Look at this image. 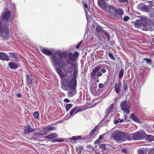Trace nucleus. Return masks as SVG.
Instances as JSON below:
<instances>
[{"label":"nucleus","instance_id":"1","mask_svg":"<svg viewBox=\"0 0 154 154\" xmlns=\"http://www.w3.org/2000/svg\"><path fill=\"white\" fill-rule=\"evenodd\" d=\"M42 52L44 54L50 56V60L52 65L56 67L55 70L61 79L62 88L64 90H67V75L66 70L61 69L59 67H56L58 65L61 68H63L66 65L67 60V54L65 52L60 51H57L54 53L52 54L53 51H50L46 48L43 49L41 50Z\"/></svg>","mask_w":154,"mask_h":154},{"label":"nucleus","instance_id":"2","mask_svg":"<svg viewBox=\"0 0 154 154\" xmlns=\"http://www.w3.org/2000/svg\"><path fill=\"white\" fill-rule=\"evenodd\" d=\"M79 55L78 52L74 54L71 52H68V74L72 72V78L68 83V96L69 97L73 96L76 93V78L78 72L77 57Z\"/></svg>","mask_w":154,"mask_h":154},{"label":"nucleus","instance_id":"3","mask_svg":"<svg viewBox=\"0 0 154 154\" xmlns=\"http://www.w3.org/2000/svg\"><path fill=\"white\" fill-rule=\"evenodd\" d=\"M147 20L146 17H141L139 19L137 20L134 23V26L135 27L140 28L143 30L146 29Z\"/></svg>","mask_w":154,"mask_h":154},{"label":"nucleus","instance_id":"4","mask_svg":"<svg viewBox=\"0 0 154 154\" xmlns=\"http://www.w3.org/2000/svg\"><path fill=\"white\" fill-rule=\"evenodd\" d=\"M121 109L124 113L128 114L130 112V103L127 100L122 101L120 103Z\"/></svg>","mask_w":154,"mask_h":154},{"label":"nucleus","instance_id":"5","mask_svg":"<svg viewBox=\"0 0 154 154\" xmlns=\"http://www.w3.org/2000/svg\"><path fill=\"white\" fill-rule=\"evenodd\" d=\"M9 32L8 28L6 26H2V24L0 22V37L3 40H6L5 38L7 37Z\"/></svg>","mask_w":154,"mask_h":154},{"label":"nucleus","instance_id":"6","mask_svg":"<svg viewBox=\"0 0 154 154\" xmlns=\"http://www.w3.org/2000/svg\"><path fill=\"white\" fill-rule=\"evenodd\" d=\"M114 139L116 140L125 141V134L122 132L116 131L114 135Z\"/></svg>","mask_w":154,"mask_h":154},{"label":"nucleus","instance_id":"7","mask_svg":"<svg viewBox=\"0 0 154 154\" xmlns=\"http://www.w3.org/2000/svg\"><path fill=\"white\" fill-rule=\"evenodd\" d=\"M115 8L112 5L107 4L104 8L103 11L109 15H113L115 11Z\"/></svg>","mask_w":154,"mask_h":154},{"label":"nucleus","instance_id":"8","mask_svg":"<svg viewBox=\"0 0 154 154\" xmlns=\"http://www.w3.org/2000/svg\"><path fill=\"white\" fill-rule=\"evenodd\" d=\"M144 135V132L138 131L132 134V137L134 140H139L143 139Z\"/></svg>","mask_w":154,"mask_h":154},{"label":"nucleus","instance_id":"9","mask_svg":"<svg viewBox=\"0 0 154 154\" xmlns=\"http://www.w3.org/2000/svg\"><path fill=\"white\" fill-rule=\"evenodd\" d=\"M10 14V12L9 11L3 12L1 15V20H5V21H8Z\"/></svg>","mask_w":154,"mask_h":154},{"label":"nucleus","instance_id":"10","mask_svg":"<svg viewBox=\"0 0 154 154\" xmlns=\"http://www.w3.org/2000/svg\"><path fill=\"white\" fill-rule=\"evenodd\" d=\"M98 4L99 6L103 9L107 4L105 0H98Z\"/></svg>","mask_w":154,"mask_h":154},{"label":"nucleus","instance_id":"11","mask_svg":"<svg viewBox=\"0 0 154 154\" xmlns=\"http://www.w3.org/2000/svg\"><path fill=\"white\" fill-rule=\"evenodd\" d=\"M0 60L8 61L9 57L6 54L3 52H0Z\"/></svg>","mask_w":154,"mask_h":154},{"label":"nucleus","instance_id":"12","mask_svg":"<svg viewBox=\"0 0 154 154\" xmlns=\"http://www.w3.org/2000/svg\"><path fill=\"white\" fill-rule=\"evenodd\" d=\"M143 5V4H140L139 5H138V6L141 7V9L144 12H147L149 11V9L147 7V6L146 5H144L143 6H142V5Z\"/></svg>","mask_w":154,"mask_h":154},{"label":"nucleus","instance_id":"13","mask_svg":"<svg viewBox=\"0 0 154 154\" xmlns=\"http://www.w3.org/2000/svg\"><path fill=\"white\" fill-rule=\"evenodd\" d=\"M121 84L120 83H118V85L116 83L114 84V88L115 90L116 93L118 94L119 92L120 89V86L121 85Z\"/></svg>","mask_w":154,"mask_h":154},{"label":"nucleus","instance_id":"14","mask_svg":"<svg viewBox=\"0 0 154 154\" xmlns=\"http://www.w3.org/2000/svg\"><path fill=\"white\" fill-rule=\"evenodd\" d=\"M9 66L10 68L13 69H16L18 67L17 64L13 62L9 63Z\"/></svg>","mask_w":154,"mask_h":154},{"label":"nucleus","instance_id":"15","mask_svg":"<svg viewBox=\"0 0 154 154\" xmlns=\"http://www.w3.org/2000/svg\"><path fill=\"white\" fill-rule=\"evenodd\" d=\"M130 117L135 122H139V119L134 113H132L130 116Z\"/></svg>","mask_w":154,"mask_h":154},{"label":"nucleus","instance_id":"16","mask_svg":"<svg viewBox=\"0 0 154 154\" xmlns=\"http://www.w3.org/2000/svg\"><path fill=\"white\" fill-rule=\"evenodd\" d=\"M33 131L34 130L30 125L26 127L25 128V132L26 133H30Z\"/></svg>","mask_w":154,"mask_h":154},{"label":"nucleus","instance_id":"17","mask_svg":"<svg viewBox=\"0 0 154 154\" xmlns=\"http://www.w3.org/2000/svg\"><path fill=\"white\" fill-rule=\"evenodd\" d=\"M100 66H98L96 68L93 70V72L91 73V77H94L96 74V73L100 69Z\"/></svg>","mask_w":154,"mask_h":154},{"label":"nucleus","instance_id":"18","mask_svg":"<svg viewBox=\"0 0 154 154\" xmlns=\"http://www.w3.org/2000/svg\"><path fill=\"white\" fill-rule=\"evenodd\" d=\"M57 137V135L55 133L50 134L46 136V138L51 139H54Z\"/></svg>","mask_w":154,"mask_h":154},{"label":"nucleus","instance_id":"19","mask_svg":"<svg viewBox=\"0 0 154 154\" xmlns=\"http://www.w3.org/2000/svg\"><path fill=\"white\" fill-rule=\"evenodd\" d=\"M115 12L116 14L121 16L123 15L124 13L123 10L120 8L115 9Z\"/></svg>","mask_w":154,"mask_h":154},{"label":"nucleus","instance_id":"20","mask_svg":"<svg viewBox=\"0 0 154 154\" xmlns=\"http://www.w3.org/2000/svg\"><path fill=\"white\" fill-rule=\"evenodd\" d=\"M146 138L147 140L149 141H152L154 140V137L151 135H147L146 136Z\"/></svg>","mask_w":154,"mask_h":154},{"label":"nucleus","instance_id":"21","mask_svg":"<svg viewBox=\"0 0 154 154\" xmlns=\"http://www.w3.org/2000/svg\"><path fill=\"white\" fill-rule=\"evenodd\" d=\"M44 130V131L45 132L49 131H50L54 130V128L52 126H48V127L45 128Z\"/></svg>","mask_w":154,"mask_h":154},{"label":"nucleus","instance_id":"22","mask_svg":"<svg viewBox=\"0 0 154 154\" xmlns=\"http://www.w3.org/2000/svg\"><path fill=\"white\" fill-rule=\"evenodd\" d=\"M47 133L45 131H43L39 132H38L36 133V134L38 136H42L46 135Z\"/></svg>","mask_w":154,"mask_h":154},{"label":"nucleus","instance_id":"23","mask_svg":"<svg viewBox=\"0 0 154 154\" xmlns=\"http://www.w3.org/2000/svg\"><path fill=\"white\" fill-rule=\"evenodd\" d=\"M102 31L103 32V34L106 35V38H107L108 41H109L110 39V36L108 33H107L106 31L103 30V29H102Z\"/></svg>","mask_w":154,"mask_h":154},{"label":"nucleus","instance_id":"24","mask_svg":"<svg viewBox=\"0 0 154 154\" xmlns=\"http://www.w3.org/2000/svg\"><path fill=\"white\" fill-rule=\"evenodd\" d=\"M124 72V71L123 69H121L120 70V71L119 72V78H121L122 77L123 75Z\"/></svg>","mask_w":154,"mask_h":154},{"label":"nucleus","instance_id":"25","mask_svg":"<svg viewBox=\"0 0 154 154\" xmlns=\"http://www.w3.org/2000/svg\"><path fill=\"white\" fill-rule=\"evenodd\" d=\"M26 82H27V85L30 87L32 86L31 83L32 81L31 79H29L28 80H27Z\"/></svg>","mask_w":154,"mask_h":154},{"label":"nucleus","instance_id":"26","mask_svg":"<svg viewBox=\"0 0 154 154\" xmlns=\"http://www.w3.org/2000/svg\"><path fill=\"white\" fill-rule=\"evenodd\" d=\"M39 113L38 112H35L33 114V116L36 119H38L39 117Z\"/></svg>","mask_w":154,"mask_h":154},{"label":"nucleus","instance_id":"27","mask_svg":"<svg viewBox=\"0 0 154 154\" xmlns=\"http://www.w3.org/2000/svg\"><path fill=\"white\" fill-rule=\"evenodd\" d=\"M113 104H111L110 106V107H109V109H107V112H109L111 111L113 108Z\"/></svg>","mask_w":154,"mask_h":154},{"label":"nucleus","instance_id":"28","mask_svg":"<svg viewBox=\"0 0 154 154\" xmlns=\"http://www.w3.org/2000/svg\"><path fill=\"white\" fill-rule=\"evenodd\" d=\"M102 30V29L99 27H97L95 29L96 31L98 33L100 32Z\"/></svg>","mask_w":154,"mask_h":154},{"label":"nucleus","instance_id":"29","mask_svg":"<svg viewBox=\"0 0 154 154\" xmlns=\"http://www.w3.org/2000/svg\"><path fill=\"white\" fill-rule=\"evenodd\" d=\"M97 128L96 127L93 129L92 131H91V133L90 134L91 136H92L96 130Z\"/></svg>","mask_w":154,"mask_h":154},{"label":"nucleus","instance_id":"30","mask_svg":"<svg viewBox=\"0 0 154 154\" xmlns=\"http://www.w3.org/2000/svg\"><path fill=\"white\" fill-rule=\"evenodd\" d=\"M144 60H145L147 63L150 64L152 62V60L151 59L148 58H145Z\"/></svg>","mask_w":154,"mask_h":154},{"label":"nucleus","instance_id":"31","mask_svg":"<svg viewBox=\"0 0 154 154\" xmlns=\"http://www.w3.org/2000/svg\"><path fill=\"white\" fill-rule=\"evenodd\" d=\"M101 142L100 140L97 139V140H96L94 142V144H98V145H100V144Z\"/></svg>","mask_w":154,"mask_h":154},{"label":"nucleus","instance_id":"32","mask_svg":"<svg viewBox=\"0 0 154 154\" xmlns=\"http://www.w3.org/2000/svg\"><path fill=\"white\" fill-rule=\"evenodd\" d=\"M100 147L102 149H103L104 150H105L106 149L105 145L104 144H102L101 145H100Z\"/></svg>","mask_w":154,"mask_h":154},{"label":"nucleus","instance_id":"33","mask_svg":"<svg viewBox=\"0 0 154 154\" xmlns=\"http://www.w3.org/2000/svg\"><path fill=\"white\" fill-rule=\"evenodd\" d=\"M77 108L75 107L72 109L70 112V115L71 116L73 115V113L76 110Z\"/></svg>","mask_w":154,"mask_h":154},{"label":"nucleus","instance_id":"34","mask_svg":"<svg viewBox=\"0 0 154 154\" xmlns=\"http://www.w3.org/2000/svg\"><path fill=\"white\" fill-rule=\"evenodd\" d=\"M108 54L109 56L111 59L113 60L115 59V58H114V57H113L112 54L111 53H109Z\"/></svg>","mask_w":154,"mask_h":154},{"label":"nucleus","instance_id":"35","mask_svg":"<svg viewBox=\"0 0 154 154\" xmlns=\"http://www.w3.org/2000/svg\"><path fill=\"white\" fill-rule=\"evenodd\" d=\"M129 19V17L127 16L124 17L123 18L124 21L125 22L127 21Z\"/></svg>","mask_w":154,"mask_h":154},{"label":"nucleus","instance_id":"36","mask_svg":"<svg viewBox=\"0 0 154 154\" xmlns=\"http://www.w3.org/2000/svg\"><path fill=\"white\" fill-rule=\"evenodd\" d=\"M123 87V88L124 90H126L128 89L127 85H126V84H124Z\"/></svg>","mask_w":154,"mask_h":154},{"label":"nucleus","instance_id":"37","mask_svg":"<svg viewBox=\"0 0 154 154\" xmlns=\"http://www.w3.org/2000/svg\"><path fill=\"white\" fill-rule=\"evenodd\" d=\"M118 1L121 3L126 2L127 3H128V1L127 0H119Z\"/></svg>","mask_w":154,"mask_h":154},{"label":"nucleus","instance_id":"38","mask_svg":"<svg viewBox=\"0 0 154 154\" xmlns=\"http://www.w3.org/2000/svg\"><path fill=\"white\" fill-rule=\"evenodd\" d=\"M153 2H154V0L152 1H149V5L151 7H152L154 5V4H153Z\"/></svg>","mask_w":154,"mask_h":154},{"label":"nucleus","instance_id":"39","mask_svg":"<svg viewBox=\"0 0 154 154\" xmlns=\"http://www.w3.org/2000/svg\"><path fill=\"white\" fill-rule=\"evenodd\" d=\"M148 153L149 154H154V148L150 150Z\"/></svg>","mask_w":154,"mask_h":154},{"label":"nucleus","instance_id":"40","mask_svg":"<svg viewBox=\"0 0 154 154\" xmlns=\"http://www.w3.org/2000/svg\"><path fill=\"white\" fill-rule=\"evenodd\" d=\"M120 119H116V120H115L114 121V123L115 124H116L117 123H118L119 122V121H120Z\"/></svg>","mask_w":154,"mask_h":154},{"label":"nucleus","instance_id":"41","mask_svg":"<svg viewBox=\"0 0 154 154\" xmlns=\"http://www.w3.org/2000/svg\"><path fill=\"white\" fill-rule=\"evenodd\" d=\"M15 59L14 60L16 61H18L19 60V59L17 57V56L15 54V56H14V57Z\"/></svg>","mask_w":154,"mask_h":154},{"label":"nucleus","instance_id":"42","mask_svg":"<svg viewBox=\"0 0 154 154\" xmlns=\"http://www.w3.org/2000/svg\"><path fill=\"white\" fill-rule=\"evenodd\" d=\"M63 141H63V140H59V139H58V140H54V142L56 141V142H63Z\"/></svg>","mask_w":154,"mask_h":154},{"label":"nucleus","instance_id":"43","mask_svg":"<svg viewBox=\"0 0 154 154\" xmlns=\"http://www.w3.org/2000/svg\"><path fill=\"white\" fill-rule=\"evenodd\" d=\"M9 55L11 57H14V56H15V54L12 53H10Z\"/></svg>","mask_w":154,"mask_h":154},{"label":"nucleus","instance_id":"44","mask_svg":"<svg viewBox=\"0 0 154 154\" xmlns=\"http://www.w3.org/2000/svg\"><path fill=\"white\" fill-rule=\"evenodd\" d=\"M138 154H144V152L142 150H140L138 151Z\"/></svg>","mask_w":154,"mask_h":154},{"label":"nucleus","instance_id":"45","mask_svg":"<svg viewBox=\"0 0 154 154\" xmlns=\"http://www.w3.org/2000/svg\"><path fill=\"white\" fill-rule=\"evenodd\" d=\"M103 87V85L102 84H100L98 85V87L99 88H102Z\"/></svg>","mask_w":154,"mask_h":154},{"label":"nucleus","instance_id":"46","mask_svg":"<svg viewBox=\"0 0 154 154\" xmlns=\"http://www.w3.org/2000/svg\"><path fill=\"white\" fill-rule=\"evenodd\" d=\"M84 8H85L86 9H88V5L86 3H85L84 4Z\"/></svg>","mask_w":154,"mask_h":154},{"label":"nucleus","instance_id":"47","mask_svg":"<svg viewBox=\"0 0 154 154\" xmlns=\"http://www.w3.org/2000/svg\"><path fill=\"white\" fill-rule=\"evenodd\" d=\"M72 105L71 104H68V111L72 107Z\"/></svg>","mask_w":154,"mask_h":154},{"label":"nucleus","instance_id":"48","mask_svg":"<svg viewBox=\"0 0 154 154\" xmlns=\"http://www.w3.org/2000/svg\"><path fill=\"white\" fill-rule=\"evenodd\" d=\"M121 151H122V152H123L124 153H126V151H127V149H125V148L123 149H122L121 150Z\"/></svg>","mask_w":154,"mask_h":154},{"label":"nucleus","instance_id":"49","mask_svg":"<svg viewBox=\"0 0 154 154\" xmlns=\"http://www.w3.org/2000/svg\"><path fill=\"white\" fill-rule=\"evenodd\" d=\"M102 75V73L101 72H98L97 74V75L98 76H100Z\"/></svg>","mask_w":154,"mask_h":154},{"label":"nucleus","instance_id":"50","mask_svg":"<svg viewBox=\"0 0 154 154\" xmlns=\"http://www.w3.org/2000/svg\"><path fill=\"white\" fill-rule=\"evenodd\" d=\"M70 139L72 140H76V138L75 137H73L72 138H70Z\"/></svg>","mask_w":154,"mask_h":154},{"label":"nucleus","instance_id":"51","mask_svg":"<svg viewBox=\"0 0 154 154\" xmlns=\"http://www.w3.org/2000/svg\"><path fill=\"white\" fill-rule=\"evenodd\" d=\"M25 77H26V79H27V80H28L29 79V75H27V74L26 75Z\"/></svg>","mask_w":154,"mask_h":154},{"label":"nucleus","instance_id":"52","mask_svg":"<svg viewBox=\"0 0 154 154\" xmlns=\"http://www.w3.org/2000/svg\"><path fill=\"white\" fill-rule=\"evenodd\" d=\"M76 140H78L80 139L81 138V136H77V137H76Z\"/></svg>","mask_w":154,"mask_h":154},{"label":"nucleus","instance_id":"53","mask_svg":"<svg viewBox=\"0 0 154 154\" xmlns=\"http://www.w3.org/2000/svg\"><path fill=\"white\" fill-rule=\"evenodd\" d=\"M106 70L105 69H102V72L103 73H105L106 72Z\"/></svg>","mask_w":154,"mask_h":154},{"label":"nucleus","instance_id":"54","mask_svg":"<svg viewBox=\"0 0 154 154\" xmlns=\"http://www.w3.org/2000/svg\"><path fill=\"white\" fill-rule=\"evenodd\" d=\"M102 135H100V136H99V138H98V139H99V140H101V139H102Z\"/></svg>","mask_w":154,"mask_h":154},{"label":"nucleus","instance_id":"55","mask_svg":"<svg viewBox=\"0 0 154 154\" xmlns=\"http://www.w3.org/2000/svg\"><path fill=\"white\" fill-rule=\"evenodd\" d=\"M17 96L18 97H20L21 96V94L19 93L17 94Z\"/></svg>","mask_w":154,"mask_h":154},{"label":"nucleus","instance_id":"56","mask_svg":"<svg viewBox=\"0 0 154 154\" xmlns=\"http://www.w3.org/2000/svg\"><path fill=\"white\" fill-rule=\"evenodd\" d=\"M82 43V41H81L78 44V45H79L80 46Z\"/></svg>","mask_w":154,"mask_h":154},{"label":"nucleus","instance_id":"57","mask_svg":"<svg viewBox=\"0 0 154 154\" xmlns=\"http://www.w3.org/2000/svg\"><path fill=\"white\" fill-rule=\"evenodd\" d=\"M80 46H79V45H78H78H76V48H77V49H79V48Z\"/></svg>","mask_w":154,"mask_h":154},{"label":"nucleus","instance_id":"58","mask_svg":"<svg viewBox=\"0 0 154 154\" xmlns=\"http://www.w3.org/2000/svg\"><path fill=\"white\" fill-rule=\"evenodd\" d=\"M81 110V109H80V110H77L75 111V112H74V114H75V113H77V112H79Z\"/></svg>","mask_w":154,"mask_h":154},{"label":"nucleus","instance_id":"59","mask_svg":"<svg viewBox=\"0 0 154 154\" xmlns=\"http://www.w3.org/2000/svg\"><path fill=\"white\" fill-rule=\"evenodd\" d=\"M63 101L65 102H67V98L65 99Z\"/></svg>","mask_w":154,"mask_h":154},{"label":"nucleus","instance_id":"60","mask_svg":"<svg viewBox=\"0 0 154 154\" xmlns=\"http://www.w3.org/2000/svg\"><path fill=\"white\" fill-rule=\"evenodd\" d=\"M65 119H64V120H60V122H63V121L64 120H66V118H65Z\"/></svg>","mask_w":154,"mask_h":154},{"label":"nucleus","instance_id":"61","mask_svg":"<svg viewBox=\"0 0 154 154\" xmlns=\"http://www.w3.org/2000/svg\"><path fill=\"white\" fill-rule=\"evenodd\" d=\"M65 109H66V111H67V104H66V105Z\"/></svg>","mask_w":154,"mask_h":154},{"label":"nucleus","instance_id":"62","mask_svg":"<svg viewBox=\"0 0 154 154\" xmlns=\"http://www.w3.org/2000/svg\"><path fill=\"white\" fill-rule=\"evenodd\" d=\"M124 121V119H122L120 120L119 122H122Z\"/></svg>","mask_w":154,"mask_h":154},{"label":"nucleus","instance_id":"63","mask_svg":"<svg viewBox=\"0 0 154 154\" xmlns=\"http://www.w3.org/2000/svg\"><path fill=\"white\" fill-rule=\"evenodd\" d=\"M124 116H125V119H126V117H127V116L126 115H124Z\"/></svg>","mask_w":154,"mask_h":154},{"label":"nucleus","instance_id":"64","mask_svg":"<svg viewBox=\"0 0 154 154\" xmlns=\"http://www.w3.org/2000/svg\"><path fill=\"white\" fill-rule=\"evenodd\" d=\"M152 23L153 25H154V19H153V20L152 21Z\"/></svg>","mask_w":154,"mask_h":154}]
</instances>
